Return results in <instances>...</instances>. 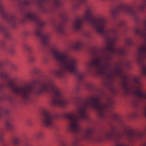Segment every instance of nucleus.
<instances>
[{"label":"nucleus","instance_id":"nucleus-47","mask_svg":"<svg viewBox=\"0 0 146 146\" xmlns=\"http://www.w3.org/2000/svg\"><path fill=\"white\" fill-rule=\"evenodd\" d=\"M145 114L146 116V108H145Z\"/></svg>","mask_w":146,"mask_h":146},{"label":"nucleus","instance_id":"nucleus-6","mask_svg":"<svg viewBox=\"0 0 146 146\" xmlns=\"http://www.w3.org/2000/svg\"><path fill=\"white\" fill-rule=\"evenodd\" d=\"M134 32L136 35L146 38V20L145 27L141 29H136ZM145 42L144 45L138 49L137 58V61L141 66L142 74L144 76H146V62L144 61V59L146 58V40Z\"/></svg>","mask_w":146,"mask_h":146},{"label":"nucleus","instance_id":"nucleus-25","mask_svg":"<svg viewBox=\"0 0 146 146\" xmlns=\"http://www.w3.org/2000/svg\"><path fill=\"white\" fill-rule=\"evenodd\" d=\"M6 47V43L3 40H0V49L4 50Z\"/></svg>","mask_w":146,"mask_h":146},{"label":"nucleus","instance_id":"nucleus-43","mask_svg":"<svg viewBox=\"0 0 146 146\" xmlns=\"http://www.w3.org/2000/svg\"><path fill=\"white\" fill-rule=\"evenodd\" d=\"M38 82V81L37 80H35L33 82L34 84H36Z\"/></svg>","mask_w":146,"mask_h":146},{"label":"nucleus","instance_id":"nucleus-7","mask_svg":"<svg viewBox=\"0 0 146 146\" xmlns=\"http://www.w3.org/2000/svg\"><path fill=\"white\" fill-rule=\"evenodd\" d=\"M0 15L13 27H16L17 21L15 16L6 9L3 0H0Z\"/></svg>","mask_w":146,"mask_h":146},{"label":"nucleus","instance_id":"nucleus-38","mask_svg":"<svg viewBox=\"0 0 146 146\" xmlns=\"http://www.w3.org/2000/svg\"><path fill=\"white\" fill-rule=\"evenodd\" d=\"M48 60V58H44L43 59V62L45 64H46L47 63Z\"/></svg>","mask_w":146,"mask_h":146},{"label":"nucleus","instance_id":"nucleus-24","mask_svg":"<svg viewBox=\"0 0 146 146\" xmlns=\"http://www.w3.org/2000/svg\"><path fill=\"white\" fill-rule=\"evenodd\" d=\"M82 85L79 84H76L73 87L74 90L76 91L82 90Z\"/></svg>","mask_w":146,"mask_h":146},{"label":"nucleus","instance_id":"nucleus-1","mask_svg":"<svg viewBox=\"0 0 146 146\" xmlns=\"http://www.w3.org/2000/svg\"><path fill=\"white\" fill-rule=\"evenodd\" d=\"M92 9L88 8L83 15L75 19L72 26L74 29L78 30L81 28L83 22H86L92 27L96 32L104 34L106 38L109 39L106 48L107 53L101 50L95 58L86 63L87 68L89 70L92 68L97 69L100 75L106 76L107 79L111 81L114 80L116 74L117 73L121 78V85L122 88H141L142 84L139 79L136 78L132 80H129L127 76L123 73L120 66L115 67L113 70L112 69L111 66L109 63L112 57L110 54L123 56L126 54L127 52L124 48L115 46V42L117 38L113 39L110 38L111 34H114L115 36L118 35L117 30L116 29H108V22L104 17H99L93 18H92Z\"/></svg>","mask_w":146,"mask_h":146},{"label":"nucleus","instance_id":"nucleus-3","mask_svg":"<svg viewBox=\"0 0 146 146\" xmlns=\"http://www.w3.org/2000/svg\"><path fill=\"white\" fill-rule=\"evenodd\" d=\"M0 78L6 81L4 84L0 83V90L8 89L13 91H58L52 80L48 78L45 79L36 86L31 84L16 83V79L10 77L9 74L3 70L0 71Z\"/></svg>","mask_w":146,"mask_h":146},{"label":"nucleus","instance_id":"nucleus-29","mask_svg":"<svg viewBox=\"0 0 146 146\" xmlns=\"http://www.w3.org/2000/svg\"><path fill=\"white\" fill-rule=\"evenodd\" d=\"M3 99L8 100L10 101H11L12 100L11 97L9 96L5 95L2 96H0V101Z\"/></svg>","mask_w":146,"mask_h":146},{"label":"nucleus","instance_id":"nucleus-45","mask_svg":"<svg viewBox=\"0 0 146 146\" xmlns=\"http://www.w3.org/2000/svg\"><path fill=\"white\" fill-rule=\"evenodd\" d=\"M80 3H78L76 5V6L75 7V8H77L79 5Z\"/></svg>","mask_w":146,"mask_h":146},{"label":"nucleus","instance_id":"nucleus-4","mask_svg":"<svg viewBox=\"0 0 146 146\" xmlns=\"http://www.w3.org/2000/svg\"><path fill=\"white\" fill-rule=\"evenodd\" d=\"M52 54L54 59L58 63L59 68L54 72V75L58 77H62L66 71L76 74L78 80L82 81L84 75L79 73L77 69V64L74 59L70 57L67 53L61 51L57 48H54L52 50Z\"/></svg>","mask_w":146,"mask_h":146},{"label":"nucleus","instance_id":"nucleus-23","mask_svg":"<svg viewBox=\"0 0 146 146\" xmlns=\"http://www.w3.org/2000/svg\"><path fill=\"white\" fill-rule=\"evenodd\" d=\"M12 142L15 146H19L20 144L19 139L18 138H14L13 139Z\"/></svg>","mask_w":146,"mask_h":146},{"label":"nucleus","instance_id":"nucleus-42","mask_svg":"<svg viewBox=\"0 0 146 146\" xmlns=\"http://www.w3.org/2000/svg\"><path fill=\"white\" fill-rule=\"evenodd\" d=\"M79 1L83 3H85L86 2V0H79Z\"/></svg>","mask_w":146,"mask_h":146},{"label":"nucleus","instance_id":"nucleus-15","mask_svg":"<svg viewBox=\"0 0 146 146\" xmlns=\"http://www.w3.org/2000/svg\"><path fill=\"white\" fill-rule=\"evenodd\" d=\"M0 32L3 33L6 38H8L10 37L11 34L9 29L7 27H3L0 23Z\"/></svg>","mask_w":146,"mask_h":146},{"label":"nucleus","instance_id":"nucleus-28","mask_svg":"<svg viewBox=\"0 0 146 146\" xmlns=\"http://www.w3.org/2000/svg\"><path fill=\"white\" fill-rule=\"evenodd\" d=\"M8 52L11 55H13L15 52V49L13 47H10L7 50Z\"/></svg>","mask_w":146,"mask_h":146},{"label":"nucleus","instance_id":"nucleus-36","mask_svg":"<svg viewBox=\"0 0 146 146\" xmlns=\"http://www.w3.org/2000/svg\"><path fill=\"white\" fill-rule=\"evenodd\" d=\"M42 135V133L39 132L37 133L36 135V136L37 138H40L41 137Z\"/></svg>","mask_w":146,"mask_h":146},{"label":"nucleus","instance_id":"nucleus-39","mask_svg":"<svg viewBox=\"0 0 146 146\" xmlns=\"http://www.w3.org/2000/svg\"><path fill=\"white\" fill-rule=\"evenodd\" d=\"M29 33L28 31H25L24 33V35L25 36H27L29 35Z\"/></svg>","mask_w":146,"mask_h":146},{"label":"nucleus","instance_id":"nucleus-27","mask_svg":"<svg viewBox=\"0 0 146 146\" xmlns=\"http://www.w3.org/2000/svg\"><path fill=\"white\" fill-rule=\"evenodd\" d=\"M25 48L27 50L28 52L31 53L33 49L32 47L30 45L26 44L24 46Z\"/></svg>","mask_w":146,"mask_h":146},{"label":"nucleus","instance_id":"nucleus-11","mask_svg":"<svg viewBox=\"0 0 146 146\" xmlns=\"http://www.w3.org/2000/svg\"><path fill=\"white\" fill-rule=\"evenodd\" d=\"M55 116L49 111L45 110L43 111V117L41 120L42 124L50 129L54 127V120Z\"/></svg>","mask_w":146,"mask_h":146},{"label":"nucleus","instance_id":"nucleus-33","mask_svg":"<svg viewBox=\"0 0 146 146\" xmlns=\"http://www.w3.org/2000/svg\"><path fill=\"white\" fill-rule=\"evenodd\" d=\"M3 131H0V142H1L2 141L3 139Z\"/></svg>","mask_w":146,"mask_h":146},{"label":"nucleus","instance_id":"nucleus-35","mask_svg":"<svg viewBox=\"0 0 146 146\" xmlns=\"http://www.w3.org/2000/svg\"><path fill=\"white\" fill-rule=\"evenodd\" d=\"M29 60L31 62H33L35 61V59L34 57L31 56L29 58Z\"/></svg>","mask_w":146,"mask_h":146},{"label":"nucleus","instance_id":"nucleus-16","mask_svg":"<svg viewBox=\"0 0 146 146\" xmlns=\"http://www.w3.org/2000/svg\"><path fill=\"white\" fill-rule=\"evenodd\" d=\"M55 29L57 32L61 34H62L64 32V25L60 23L56 25Z\"/></svg>","mask_w":146,"mask_h":146},{"label":"nucleus","instance_id":"nucleus-19","mask_svg":"<svg viewBox=\"0 0 146 146\" xmlns=\"http://www.w3.org/2000/svg\"><path fill=\"white\" fill-rule=\"evenodd\" d=\"M84 85L87 88L92 90H97L96 88L93 84L85 82Z\"/></svg>","mask_w":146,"mask_h":146},{"label":"nucleus","instance_id":"nucleus-32","mask_svg":"<svg viewBox=\"0 0 146 146\" xmlns=\"http://www.w3.org/2000/svg\"><path fill=\"white\" fill-rule=\"evenodd\" d=\"M71 146H78L77 144V139L75 138L72 140Z\"/></svg>","mask_w":146,"mask_h":146},{"label":"nucleus","instance_id":"nucleus-12","mask_svg":"<svg viewBox=\"0 0 146 146\" xmlns=\"http://www.w3.org/2000/svg\"><path fill=\"white\" fill-rule=\"evenodd\" d=\"M106 137L110 139L115 140L117 143L116 146H127L126 144L119 141V139L123 137V135L121 133L117 132L115 128L113 127L106 134Z\"/></svg>","mask_w":146,"mask_h":146},{"label":"nucleus","instance_id":"nucleus-22","mask_svg":"<svg viewBox=\"0 0 146 146\" xmlns=\"http://www.w3.org/2000/svg\"><path fill=\"white\" fill-rule=\"evenodd\" d=\"M143 0V3L140 5L139 7V10L142 12H144L146 10V0Z\"/></svg>","mask_w":146,"mask_h":146},{"label":"nucleus","instance_id":"nucleus-10","mask_svg":"<svg viewBox=\"0 0 146 146\" xmlns=\"http://www.w3.org/2000/svg\"><path fill=\"white\" fill-rule=\"evenodd\" d=\"M50 97L52 104L54 105H58L64 107L68 103L61 92H50Z\"/></svg>","mask_w":146,"mask_h":146},{"label":"nucleus","instance_id":"nucleus-21","mask_svg":"<svg viewBox=\"0 0 146 146\" xmlns=\"http://www.w3.org/2000/svg\"><path fill=\"white\" fill-rule=\"evenodd\" d=\"M83 43L81 42H78L76 43L74 45V47L76 50H79L83 46Z\"/></svg>","mask_w":146,"mask_h":146},{"label":"nucleus","instance_id":"nucleus-17","mask_svg":"<svg viewBox=\"0 0 146 146\" xmlns=\"http://www.w3.org/2000/svg\"><path fill=\"white\" fill-rule=\"evenodd\" d=\"M126 135L127 139L129 141H131L136 135V134L134 131L132 130H129L127 132Z\"/></svg>","mask_w":146,"mask_h":146},{"label":"nucleus","instance_id":"nucleus-18","mask_svg":"<svg viewBox=\"0 0 146 146\" xmlns=\"http://www.w3.org/2000/svg\"><path fill=\"white\" fill-rule=\"evenodd\" d=\"M60 15L61 19L63 21H67L68 19V16L65 11L63 10H62L60 13Z\"/></svg>","mask_w":146,"mask_h":146},{"label":"nucleus","instance_id":"nucleus-26","mask_svg":"<svg viewBox=\"0 0 146 146\" xmlns=\"http://www.w3.org/2000/svg\"><path fill=\"white\" fill-rule=\"evenodd\" d=\"M54 3L56 7H60L62 5V2L61 0H54Z\"/></svg>","mask_w":146,"mask_h":146},{"label":"nucleus","instance_id":"nucleus-9","mask_svg":"<svg viewBox=\"0 0 146 146\" xmlns=\"http://www.w3.org/2000/svg\"><path fill=\"white\" fill-rule=\"evenodd\" d=\"M21 98L23 102L24 103H29L33 102L36 98L44 96L45 95L44 92H15Z\"/></svg>","mask_w":146,"mask_h":146},{"label":"nucleus","instance_id":"nucleus-5","mask_svg":"<svg viewBox=\"0 0 146 146\" xmlns=\"http://www.w3.org/2000/svg\"><path fill=\"white\" fill-rule=\"evenodd\" d=\"M23 17L26 19L33 21L37 24L38 27L35 31V34L41 39L44 46L49 49L51 48L52 46L49 41V35L44 33L41 29V28L44 26L45 23L30 11L25 13Z\"/></svg>","mask_w":146,"mask_h":146},{"label":"nucleus","instance_id":"nucleus-31","mask_svg":"<svg viewBox=\"0 0 146 146\" xmlns=\"http://www.w3.org/2000/svg\"><path fill=\"white\" fill-rule=\"evenodd\" d=\"M31 2L29 0H24L23 2V5L27 6L30 4Z\"/></svg>","mask_w":146,"mask_h":146},{"label":"nucleus","instance_id":"nucleus-46","mask_svg":"<svg viewBox=\"0 0 146 146\" xmlns=\"http://www.w3.org/2000/svg\"><path fill=\"white\" fill-rule=\"evenodd\" d=\"M113 93L112 94L113 95H116V92H113Z\"/></svg>","mask_w":146,"mask_h":146},{"label":"nucleus","instance_id":"nucleus-41","mask_svg":"<svg viewBox=\"0 0 146 146\" xmlns=\"http://www.w3.org/2000/svg\"><path fill=\"white\" fill-rule=\"evenodd\" d=\"M24 145L25 146H29V144L28 142H25L24 143Z\"/></svg>","mask_w":146,"mask_h":146},{"label":"nucleus","instance_id":"nucleus-34","mask_svg":"<svg viewBox=\"0 0 146 146\" xmlns=\"http://www.w3.org/2000/svg\"><path fill=\"white\" fill-rule=\"evenodd\" d=\"M118 25L119 27H125V25L124 22L123 21H120L118 23Z\"/></svg>","mask_w":146,"mask_h":146},{"label":"nucleus","instance_id":"nucleus-30","mask_svg":"<svg viewBox=\"0 0 146 146\" xmlns=\"http://www.w3.org/2000/svg\"><path fill=\"white\" fill-rule=\"evenodd\" d=\"M126 43L127 46H130L133 44V41L131 39H128L126 40Z\"/></svg>","mask_w":146,"mask_h":146},{"label":"nucleus","instance_id":"nucleus-40","mask_svg":"<svg viewBox=\"0 0 146 146\" xmlns=\"http://www.w3.org/2000/svg\"><path fill=\"white\" fill-rule=\"evenodd\" d=\"M27 123L29 125H31L32 124L31 121L30 120H28L27 121Z\"/></svg>","mask_w":146,"mask_h":146},{"label":"nucleus","instance_id":"nucleus-14","mask_svg":"<svg viewBox=\"0 0 146 146\" xmlns=\"http://www.w3.org/2000/svg\"><path fill=\"white\" fill-rule=\"evenodd\" d=\"M94 132V129L93 128H89L82 133V137L89 141H98L96 138L92 136V134Z\"/></svg>","mask_w":146,"mask_h":146},{"label":"nucleus","instance_id":"nucleus-44","mask_svg":"<svg viewBox=\"0 0 146 146\" xmlns=\"http://www.w3.org/2000/svg\"><path fill=\"white\" fill-rule=\"evenodd\" d=\"M3 64L2 62H0V68L3 66Z\"/></svg>","mask_w":146,"mask_h":146},{"label":"nucleus","instance_id":"nucleus-20","mask_svg":"<svg viewBox=\"0 0 146 146\" xmlns=\"http://www.w3.org/2000/svg\"><path fill=\"white\" fill-rule=\"evenodd\" d=\"M6 126L7 129L11 131L13 130L14 127L13 125L11 123V121L9 120L6 121Z\"/></svg>","mask_w":146,"mask_h":146},{"label":"nucleus","instance_id":"nucleus-8","mask_svg":"<svg viewBox=\"0 0 146 146\" xmlns=\"http://www.w3.org/2000/svg\"><path fill=\"white\" fill-rule=\"evenodd\" d=\"M123 13L129 15L135 20H137V18L138 12L134 9L133 7L124 4L120 5L117 9L113 10L112 13L114 16Z\"/></svg>","mask_w":146,"mask_h":146},{"label":"nucleus","instance_id":"nucleus-2","mask_svg":"<svg viewBox=\"0 0 146 146\" xmlns=\"http://www.w3.org/2000/svg\"><path fill=\"white\" fill-rule=\"evenodd\" d=\"M100 101V98L98 97H90L85 101L83 105L78 108L75 113L66 114L65 117L69 121L68 127L69 131L76 133L81 131L80 125V119H88L86 114V109L88 108L96 109L99 115L103 117L104 115L107 106L101 103Z\"/></svg>","mask_w":146,"mask_h":146},{"label":"nucleus","instance_id":"nucleus-37","mask_svg":"<svg viewBox=\"0 0 146 146\" xmlns=\"http://www.w3.org/2000/svg\"><path fill=\"white\" fill-rule=\"evenodd\" d=\"M108 102L109 104H113L114 103V102L112 98H109L108 100Z\"/></svg>","mask_w":146,"mask_h":146},{"label":"nucleus","instance_id":"nucleus-13","mask_svg":"<svg viewBox=\"0 0 146 146\" xmlns=\"http://www.w3.org/2000/svg\"><path fill=\"white\" fill-rule=\"evenodd\" d=\"M144 92H123L120 95V96L125 98L130 96L131 95L137 98L143 100H146V93Z\"/></svg>","mask_w":146,"mask_h":146},{"label":"nucleus","instance_id":"nucleus-48","mask_svg":"<svg viewBox=\"0 0 146 146\" xmlns=\"http://www.w3.org/2000/svg\"><path fill=\"white\" fill-rule=\"evenodd\" d=\"M146 146V145H145V146Z\"/></svg>","mask_w":146,"mask_h":146}]
</instances>
